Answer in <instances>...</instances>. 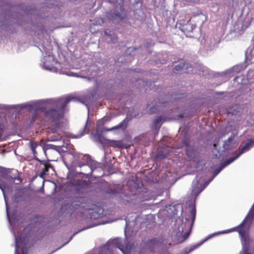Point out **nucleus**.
<instances>
[{
	"label": "nucleus",
	"instance_id": "f257e3e1",
	"mask_svg": "<svg viewBox=\"0 0 254 254\" xmlns=\"http://www.w3.org/2000/svg\"><path fill=\"white\" fill-rule=\"evenodd\" d=\"M74 98L70 96H67L64 101L63 99H60L53 102V107L47 110L44 107L41 109L42 112L44 113L45 118L47 122L53 123L55 122L59 121L64 115V111L66 105Z\"/></svg>",
	"mask_w": 254,
	"mask_h": 254
},
{
	"label": "nucleus",
	"instance_id": "f03ea898",
	"mask_svg": "<svg viewBox=\"0 0 254 254\" xmlns=\"http://www.w3.org/2000/svg\"><path fill=\"white\" fill-rule=\"evenodd\" d=\"M254 217V203L252 206L248 214L241 222L236 227L235 229L241 236V241L242 245V252L241 254H254V253L249 252L250 245L252 240L250 238L249 235L246 232V229L244 225L247 220H252Z\"/></svg>",
	"mask_w": 254,
	"mask_h": 254
},
{
	"label": "nucleus",
	"instance_id": "7ed1b4c3",
	"mask_svg": "<svg viewBox=\"0 0 254 254\" xmlns=\"http://www.w3.org/2000/svg\"><path fill=\"white\" fill-rule=\"evenodd\" d=\"M40 217L36 216L31 220V222L23 230V238H22L21 244L23 240H31L32 241L39 240L44 237L43 230L40 226L39 219Z\"/></svg>",
	"mask_w": 254,
	"mask_h": 254
},
{
	"label": "nucleus",
	"instance_id": "20e7f679",
	"mask_svg": "<svg viewBox=\"0 0 254 254\" xmlns=\"http://www.w3.org/2000/svg\"><path fill=\"white\" fill-rule=\"evenodd\" d=\"M109 246L118 248L124 254H130L135 248V242H130L126 239L123 244L120 239H114L103 247L102 252L100 253V254H112L111 251L108 248Z\"/></svg>",
	"mask_w": 254,
	"mask_h": 254
},
{
	"label": "nucleus",
	"instance_id": "39448f33",
	"mask_svg": "<svg viewBox=\"0 0 254 254\" xmlns=\"http://www.w3.org/2000/svg\"><path fill=\"white\" fill-rule=\"evenodd\" d=\"M30 147L31 149L33 154L34 155L35 159L39 162L41 165H43L44 168L42 169V171L41 172L40 177L41 178H43L44 176H45L47 173L49 171L50 168H52V165L47 161H42L40 160L38 158L36 157L37 154V151L36 150V148L39 146V143L38 141H35L34 140H31L30 141Z\"/></svg>",
	"mask_w": 254,
	"mask_h": 254
},
{
	"label": "nucleus",
	"instance_id": "423d86ee",
	"mask_svg": "<svg viewBox=\"0 0 254 254\" xmlns=\"http://www.w3.org/2000/svg\"><path fill=\"white\" fill-rule=\"evenodd\" d=\"M254 145V140L249 139L248 142L245 144V145L241 146H240L239 148V152L237 153L234 157L230 158L224 162V166H227L234 160L237 159L242 154L246 151H248L250 148Z\"/></svg>",
	"mask_w": 254,
	"mask_h": 254
},
{
	"label": "nucleus",
	"instance_id": "0eeeda50",
	"mask_svg": "<svg viewBox=\"0 0 254 254\" xmlns=\"http://www.w3.org/2000/svg\"><path fill=\"white\" fill-rule=\"evenodd\" d=\"M99 142L104 145H107L113 147L124 148V144L122 140H109L104 137L99 138Z\"/></svg>",
	"mask_w": 254,
	"mask_h": 254
},
{
	"label": "nucleus",
	"instance_id": "6e6552de",
	"mask_svg": "<svg viewBox=\"0 0 254 254\" xmlns=\"http://www.w3.org/2000/svg\"><path fill=\"white\" fill-rule=\"evenodd\" d=\"M164 241V240L162 239H149L146 241V246L151 252H152L155 247L160 246Z\"/></svg>",
	"mask_w": 254,
	"mask_h": 254
},
{
	"label": "nucleus",
	"instance_id": "1a4fd4ad",
	"mask_svg": "<svg viewBox=\"0 0 254 254\" xmlns=\"http://www.w3.org/2000/svg\"><path fill=\"white\" fill-rule=\"evenodd\" d=\"M194 27L189 21L186 24L180 23V29L185 34H189L192 32Z\"/></svg>",
	"mask_w": 254,
	"mask_h": 254
},
{
	"label": "nucleus",
	"instance_id": "9d476101",
	"mask_svg": "<svg viewBox=\"0 0 254 254\" xmlns=\"http://www.w3.org/2000/svg\"><path fill=\"white\" fill-rule=\"evenodd\" d=\"M185 66L186 70L190 68H191V71L192 70V67L189 64H186L183 60H182L178 64L175 65L174 69L177 72L181 71Z\"/></svg>",
	"mask_w": 254,
	"mask_h": 254
},
{
	"label": "nucleus",
	"instance_id": "9b49d317",
	"mask_svg": "<svg viewBox=\"0 0 254 254\" xmlns=\"http://www.w3.org/2000/svg\"><path fill=\"white\" fill-rule=\"evenodd\" d=\"M126 126H125V120H124L123 121L121 122L119 125H118L116 126H114L111 128H107L106 130L107 131H112L113 130H116V129H124L125 128H126Z\"/></svg>",
	"mask_w": 254,
	"mask_h": 254
},
{
	"label": "nucleus",
	"instance_id": "f8f14e48",
	"mask_svg": "<svg viewBox=\"0 0 254 254\" xmlns=\"http://www.w3.org/2000/svg\"><path fill=\"white\" fill-rule=\"evenodd\" d=\"M234 140V136L231 135L230 137H229V138L225 140L223 144V147L225 149H230L232 147V146L231 145V142Z\"/></svg>",
	"mask_w": 254,
	"mask_h": 254
},
{
	"label": "nucleus",
	"instance_id": "ddd939ff",
	"mask_svg": "<svg viewBox=\"0 0 254 254\" xmlns=\"http://www.w3.org/2000/svg\"><path fill=\"white\" fill-rule=\"evenodd\" d=\"M21 238H15V254H20L19 249L21 246Z\"/></svg>",
	"mask_w": 254,
	"mask_h": 254
},
{
	"label": "nucleus",
	"instance_id": "4468645a",
	"mask_svg": "<svg viewBox=\"0 0 254 254\" xmlns=\"http://www.w3.org/2000/svg\"><path fill=\"white\" fill-rule=\"evenodd\" d=\"M208 238H206L200 242L199 243L196 244V245H194L192 247L190 248L188 251L186 252L185 254H188L190 253L193 251L194 250L197 249L200 246H201L204 242H205L207 240H208Z\"/></svg>",
	"mask_w": 254,
	"mask_h": 254
},
{
	"label": "nucleus",
	"instance_id": "2eb2a0df",
	"mask_svg": "<svg viewBox=\"0 0 254 254\" xmlns=\"http://www.w3.org/2000/svg\"><path fill=\"white\" fill-rule=\"evenodd\" d=\"M162 121L161 117H157L153 121V126L154 128H157L158 127V128H160V125H159L160 122Z\"/></svg>",
	"mask_w": 254,
	"mask_h": 254
},
{
	"label": "nucleus",
	"instance_id": "dca6fc26",
	"mask_svg": "<svg viewBox=\"0 0 254 254\" xmlns=\"http://www.w3.org/2000/svg\"><path fill=\"white\" fill-rule=\"evenodd\" d=\"M7 187V185L6 183L2 182V181L0 182V189L2 190L3 194H5V189Z\"/></svg>",
	"mask_w": 254,
	"mask_h": 254
},
{
	"label": "nucleus",
	"instance_id": "f3484780",
	"mask_svg": "<svg viewBox=\"0 0 254 254\" xmlns=\"http://www.w3.org/2000/svg\"><path fill=\"white\" fill-rule=\"evenodd\" d=\"M190 213L191 216V218L192 219V224H193L195 217V208L194 207L191 208V210H190Z\"/></svg>",
	"mask_w": 254,
	"mask_h": 254
},
{
	"label": "nucleus",
	"instance_id": "a211bd4d",
	"mask_svg": "<svg viewBox=\"0 0 254 254\" xmlns=\"http://www.w3.org/2000/svg\"><path fill=\"white\" fill-rule=\"evenodd\" d=\"M146 253L147 249L146 248V246L144 245L142 246L141 245L138 251V254H146Z\"/></svg>",
	"mask_w": 254,
	"mask_h": 254
},
{
	"label": "nucleus",
	"instance_id": "6ab92c4d",
	"mask_svg": "<svg viewBox=\"0 0 254 254\" xmlns=\"http://www.w3.org/2000/svg\"><path fill=\"white\" fill-rule=\"evenodd\" d=\"M190 234V232H187L184 233V234L183 235L182 239L181 240V242H183L185 240H186L188 237L189 236Z\"/></svg>",
	"mask_w": 254,
	"mask_h": 254
},
{
	"label": "nucleus",
	"instance_id": "aec40b11",
	"mask_svg": "<svg viewBox=\"0 0 254 254\" xmlns=\"http://www.w3.org/2000/svg\"><path fill=\"white\" fill-rule=\"evenodd\" d=\"M84 157L86 158V161L84 162V163H83L80 166H82V165H86L89 162V161L90 160V156L89 155H85L83 156Z\"/></svg>",
	"mask_w": 254,
	"mask_h": 254
},
{
	"label": "nucleus",
	"instance_id": "412c9836",
	"mask_svg": "<svg viewBox=\"0 0 254 254\" xmlns=\"http://www.w3.org/2000/svg\"><path fill=\"white\" fill-rule=\"evenodd\" d=\"M226 166H224V162L223 163V164L220 167L219 169H218L215 170V175L218 174L220 171L223 168V167H225Z\"/></svg>",
	"mask_w": 254,
	"mask_h": 254
},
{
	"label": "nucleus",
	"instance_id": "4be33fe9",
	"mask_svg": "<svg viewBox=\"0 0 254 254\" xmlns=\"http://www.w3.org/2000/svg\"><path fill=\"white\" fill-rule=\"evenodd\" d=\"M117 40V36H113V38L111 39V41L112 42L115 43Z\"/></svg>",
	"mask_w": 254,
	"mask_h": 254
},
{
	"label": "nucleus",
	"instance_id": "5701e85b",
	"mask_svg": "<svg viewBox=\"0 0 254 254\" xmlns=\"http://www.w3.org/2000/svg\"><path fill=\"white\" fill-rule=\"evenodd\" d=\"M183 143L184 145H185L187 147L189 146V143L186 140L184 141Z\"/></svg>",
	"mask_w": 254,
	"mask_h": 254
},
{
	"label": "nucleus",
	"instance_id": "b1692460",
	"mask_svg": "<svg viewBox=\"0 0 254 254\" xmlns=\"http://www.w3.org/2000/svg\"><path fill=\"white\" fill-rule=\"evenodd\" d=\"M3 126L0 123V132L3 129Z\"/></svg>",
	"mask_w": 254,
	"mask_h": 254
},
{
	"label": "nucleus",
	"instance_id": "393cba45",
	"mask_svg": "<svg viewBox=\"0 0 254 254\" xmlns=\"http://www.w3.org/2000/svg\"><path fill=\"white\" fill-rule=\"evenodd\" d=\"M186 153H187V155H190V154H189V151H188V149H187V150H186Z\"/></svg>",
	"mask_w": 254,
	"mask_h": 254
},
{
	"label": "nucleus",
	"instance_id": "a878e982",
	"mask_svg": "<svg viewBox=\"0 0 254 254\" xmlns=\"http://www.w3.org/2000/svg\"><path fill=\"white\" fill-rule=\"evenodd\" d=\"M120 15H121V14H120V13H118L116 14V15H117L118 17H120Z\"/></svg>",
	"mask_w": 254,
	"mask_h": 254
},
{
	"label": "nucleus",
	"instance_id": "bb28decb",
	"mask_svg": "<svg viewBox=\"0 0 254 254\" xmlns=\"http://www.w3.org/2000/svg\"><path fill=\"white\" fill-rule=\"evenodd\" d=\"M179 98H180V97H179ZM173 98H174V99H178V98H179V97H176V96H175V97H173Z\"/></svg>",
	"mask_w": 254,
	"mask_h": 254
},
{
	"label": "nucleus",
	"instance_id": "cd10ccee",
	"mask_svg": "<svg viewBox=\"0 0 254 254\" xmlns=\"http://www.w3.org/2000/svg\"><path fill=\"white\" fill-rule=\"evenodd\" d=\"M213 146H214V148H215L216 147V144L215 143H214L213 144Z\"/></svg>",
	"mask_w": 254,
	"mask_h": 254
},
{
	"label": "nucleus",
	"instance_id": "c85d7f7f",
	"mask_svg": "<svg viewBox=\"0 0 254 254\" xmlns=\"http://www.w3.org/2000/svg\"><path fill=\"white\" fill-rule=\"evenodd\" d=\"M167 157V155H163V158H165Z\"/></svg>",
	"mask_w": 254,
	"mask_h": 254
},
{
	"label": "nucleus",
	"instance_id": "c756f323",
	"mask_svg": "<svg viewBox=\"0 0 254 254\" xmlns=\"http://www.w3.org/2000/svg\"><path fill=\"white\" fill-rule=\"evenodd\" d=\"M106 35H107V32L106 31L105 32Z\"/></svg>",
	"mask_w": 254,
	"mask_h": 254
}]
</instances>
